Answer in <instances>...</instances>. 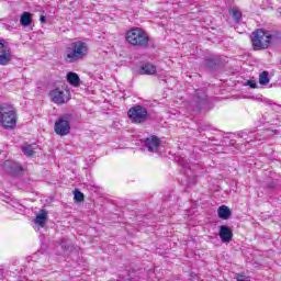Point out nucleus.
<instances>
[{
  "instance_id": "f257e3e1",
  "label": "nucleus",
  "mask_w": 281,
  "mask_h": 281,
  "mask_svg": "<svg viewBox=\"0 0 281 281\" xmlns=\"http://www.w3.org/2000/svg\"><path fill=\"white\" fill-rule=\"evenodd\" d=\"M281 40L280 31H267L258 29L251 34V43L255 50L269 49L271 43Z\"/></svg>"
},
{
  "instance_id": "7ed1b4c3",
  "label": "nucleus",
  "mask_w": 281,
  "mask_h": 281,
  "mask_svg": "<svg viewBox=\"0 0 281 281\" xmlns=\"http://www.w3.org/2000/svg\"><path fill=\"white\" fill-rule=\"evenodd\" d=\"M18 114L16 109L8 103L0 104V124L7 131L16 128Z\"/></svg>"
},
{
  "instance_id": "a878e982",
  "label": "nucleus",
  "mask_w": 281,
  "mask_h": 281,
  "mask_svg": "<svg viewBox=\"0 0 281 281\" xmlns=\"http://www.w3.org/2000/svg\"><path fill=\"white\" fill-rule=\"evenodd\" d=\"M184 168H188V165H184Z\"/></svg>"
},
{
  "instance_id": "f8f14e48",
  "label": "nucleus",
  "mask_w": 281,
  "mask_h": 281,
  "mask_svg": "<svg viewBox=\"0 0 281 281\" xmlns=\"http://www.w3.org/2000/svg\"><path fill=\"white\" fill-rule=\"evenodd\" d=\"M218 236L222 243H232V238H234V232H232V228H229V226L222 225L220 227Z\"/></svg>"
},
{
  "instance_id": "412c9836",
  "label": "nucleus",
  "mask_w": 281,
  "mask_h": 281,
  "mask_svg": "<svg viewBox=\"0 0 281 281\" xmlns=\"http://www.w3.org/2000/svg\"><path fill=\"white\" fill-rule=\"evenodd\" d=\"M259 85H269V72L268 71H262L259 75Z\"/></svg>"
},
{
  "instance_id": "4468645a",
  "label": "nucleus",
  "mask_w": 281,
  "mask_h": 281,
  "mask_svg": "<svg viewBox=\"0 0 281 281\" xmlns=\"http://www.w3.org/2000/svg\"><path fill=\"white\" fill-rule=\"evenodd\" d=\"M138 74L140 76H154L157 74V67L153 64H144L139 67Z\"/></svg>"
},
{
  "instance_id": "39448f33",
  "label": "nucleus",
  "mask_w": 281,
  "mask_h": 281,
  "mask_svg": "<svg viewBox=\"0 0 281 281\" xmlns=\"http://www.w3.org/2000/svg\"><path fill=\"white\" fill-rule=\"evenodd\" d=\"M74 120V114L66 113L58 117L55 122L54 131L56 135H60V137H65V135H69L71 133V121Z\"/></svg>"
},
{
  "instance_id": "b1692460",
  "label": "nucleus",
  "mask_w": 281,
  "mask_h": 281,
  "mask_svg": "<svg viewBox=\"0 0 281 281\" xmlns=\"http://www.w3.org/2000/svg\"><path fill=\"white\" fill-rule=\"evenodd\" d=\"M246 86H247V87H250V89H257L258 83H256V81H254V80H248V81L246 82Z\"/></svg>"
},
{
  "instance_id": "f03ea898",
  "label": "nucleus",
  "mask_w": 281,
  "mask_h": 281,
  "mask_svg": "<svg viewBox=\"0 0 281 281\" xmlns=\"http://www.w3.org/2000/svg\"><path fill=\"white\" fill-rule=\"evenodd\" d=\"M89 54V46L82 41L72 42L69 46L66 47V53L64 60L69 64L80 63L85 60Z\"/></svg>"
},
{
  "instance_id": "f3484780",
  "label": "nucleus",
  "mask_w": 281,
  "mask_h": 281,
  "mask_svg": "<svg viewBox=\"0 0 281 281\" xmlns=\"http://www.w3.org/2000/svg\"><path fill=\"white\" fill-rule=\"evenodd\" d=\"M67 80L71 87H80V77L76 72H68Z\"/></svg>"
},
{
  "instance_id": "9d476101",
  "label": "nucleus",
  "mask_w": 281,
  "mask_h": 281,
  "mask_svg": "<svg viewBox=\"0 0 281 281\" xmlns=\"http://www.w3.org/2000/svg\"><path fill=\"white\" fill-rule=\"evenodd\" d=\"M3 170H5V172L11 177H18V175L23 172V167L19 165V162L5 160L3 164Z\"/></svg>"
},
{
  "instance_id": "1a4fd4ad",
  "label": "nucleus",
  "mask_w": 281,
  "mask_h": 281,
  "mask_svg": "<svg viewBox=\"0 0 281 281\" xmlns=\"http://www.w3.org/2000/svg\"><path fill=\"white\" fill-rule=\"evenodd\" d=\"M222 60L218 55H210L204 58L203 67L209 71H216L221 67Z\"/></svg>"
},
{
  "instance_id": "aec40b11",
  "label": "nucleus",
  "mask_w": 281,
  "mask_h": 281,
  "mask_svg": "<svg viewBox=\"0 0 281 281\" xmlns=\"http://www.w3.org/2000/svg\"><path fill=\"white\" fill-rule=\"evenodd\" d=\"M36 150V144H31L22 147V153L26 155V157H33Z\"/></svg>"
},
{
  "instance_id": "2eb2a0df",
  "label": "nucleus",
  "mask_w": 281,
  "mask_h": 281,
  "mask_svg": "<svg viewBox=\"0 0 281 281\" xmlns=\"http://www.w3.org/2000/svg\"><path fill=\"white\" fill-rule=\"evenodd\" d=\"M34 223L40 227H45L47 223V211L41 210L40 213L36 215Z\"/></svg>"
},
{
  "instance_id": "20e7f679",
  "label": "nucleus",
  "mask_w": 281,
  "mask_h": 281,
  "mask_svg": "<svg viewBox=\"0 0 281 281\" xmlns=\"http://www.w3.org/2000/svg\"><path fill=\"white\" fill-rule=\"evenodd\" d=\"M125 41L133 47H148L150 43V36L140 27H133L125 34Z\"/></svg>"
},
{
  "instance_id": "0eeeda50",
  "label": "nucleus",
  "mask_w": 281,
  "mask_h": 281,
  "mask_svg": "<svg viewBox=\"0 0 281 281\" xmlns=\"http://www.w3.org/2000/svg\"><path fill=\"white\" fill-rule=\"evenodd\" d=\"M133 124H144L148 120V110L142 105H135L127 111Z\"/></svg>"
},
{
  "instance_id": "6e6552de",
  "label": "nucleus",
  "mask_w": 281,
  "mask_h": 281,
  "mask_svg": "<svg viewBox=\"0 0 281 281\" xmlns=\"http://www.w3.org/2000/svg\"><path fill=\"white\" fill-rule=\"evenodd\" d=\"M13 58L14 56L10 50V45H8V42H5V40H0V65L5 67V65H9Z\"/></svg>"
},
{
  "instance_id": "423d86ee",
  "label": "nucleus",
  "mask_w": 281,
  "mask_h": 281,
  "mask_svg": "<svg viewBox=\"0 0 281 281\" xmlns=\"http://www.w3.org/2000/svg\"><path fill=\"white\" fill-rule=\"evenodd\" d=\"M191 106H193V111H196V113H201V111H207L210 106V100L207 99V93H205V90L199 89L195 91Z\"/></svg>"
},
{
  "instance_id": "ddd939ff",
  "label": "nucleus",
  "mask_w": 281,
  "mask_h": 281,
  "mask_svg": "<svg viewBox=\"0 0 281 281\" xmlns=\"http://www.w3.org/2000/svg\"><path fill=\"white\" fill-rule=\"evenodd\" d=\"M160 144L161 140L157 136H151L150 138L145 139V147L149 150V153H157Z\"/></svg>"
},
{
  "instance_id": "9b49d317",
  "label": "nucleus",
  "mask_w": 281,
  "mask_h": 281,
  "mask_svg": "<svg viewBox=\"0 0 281 281\" xmlns=\"http://www.w3.org/2000/svg\"><path fill=\"white\" fill-rule=\"evenodd\" d=\"M49 97L52 99V102H54L55 104H65L68 100L65 91L60 89L50 90Z\"/></svg>"
},
{
  "instance_id": "dca6fc26",
  "label": "nucleus",
  "mask_w": 281,
  "mask_h": 281,
  "mask_svg": "<svg viewBox=\"0 0 281 281\" xmlns=\"http://www.w3.org/2000/svg\"><path fill=\"white\" fill-rule=\"evenodd\" d=\"M217 215L220 218H223V221H227L232 216V211L229 207L222 205L217 210Z\"/></svg>"
},
{
  "instance_id": "393cba45",
  "label": "nucleus",
  "mask_w": 281,
  "mask_h": 281,
  "mask_svg": "<svg viewBox=\"0 0 281 281\" xmlns=\"http://www.w3.org/2000/svg\"><path fill=\"white\" fill-rule=\"evenodd\" d=\"M40 21H41V23H46L47 18H46L45 15H42V16L40 18Z\"/></svg>"
},
{
  "instance_id": "a211bd4d",
  "label": "nucleus",
  "mask_w": 281,
  "mask_h": 281,
  "mask_svg": "<svg viewBox=\"0 0 281 281\" xmlns=\"http://www.w3.org/2000/svg\"><path fill=\"white\" fill-rule=\"evenodd\" d=\"M20 23L23 27L32 25V14L30 12H23L20 18Z\"/></svg>"
},
{
  "instance_id": "5701e85b",
  "label": "nucleus",
  "mask_w": 281,
  "mask_h": 281,
  "mask_svg": "<svg viewBox=\"0 0 281 281\" xmlns=\"http://www.w3.org/2000/svg\"><path fill=\"white\" fill-rule=\"evenodd\" d=\"M74 194V199L77 203H82V201H85V193H81L80 190L76 189Z\"/></svg>"
},
{
  "instance_id": "4be33fe9",
  "label": "nucleus",
  "mask_w": 281,
  "mask_h": 281,
  "mask_svg": "<svg viewBox=\"0 0 281 281\" xmlns=\"http://www.w3.org/2000/svg\"><path fill=\"white\" fill-rule=\"evenodd\" d=\"M59 245L63 251H65V254H67L68 251H71V243H69L67 239H60Z\"/></svg>"
},
{
  "instance_id": "6ab92c4d",
  "label": "nucleus",
  "mask_w": 281,
  "mask_h": 281,
  "mask_svg": "<svg viewBox=\"0 0 281 281\" xmlns=\"http://www.w3.org/2000/svg\"><path fill=\"white\" fill-rule=\"evenodd\" d=\"M228 14L233 16L235 23H240V21H243V12H240V10L237 8H231Z\"/></svg>"
}]
</instances>
